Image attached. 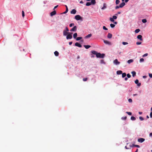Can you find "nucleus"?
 Segmentation results:
<instances>
[{
  "mask_svg": "<svg viewBox=\"0 0 152 152\" xmlns=\"http://www.w3.org/2000/svg\"><path fill=\"white\" fill-rule=\"evenodd\" d=\"M91 53L92 54L96 55L97 58H103L105 56L104 54H101L100 53H97V52L94 50L91 51Z\"/></svg>",
  "mask_w": 152,
  "mask_h": 152,
  "instance_id": "1",
  "label": "nucleus"
},
{
  "mask_svg": "<svg viewBox=\"0 0 152 152\" xmlns=\"http://www.w3.org/2000/svg\"><path fill=\"white\" fill-rule=\"evenodd\" d=\"M96 3V2L95 0H92L91 1V2H87L86 4V6H89L92 4L94 5Z\"/></svg>",
  "mask_w": 152,
  "mask_h": 152,
  "instance_id": "2",
  "label": "nucleus"
},
{
  "mask_svg": "<svg viewBox=\"0 0 152 152\" xmlns=\"http://www.w3.org/2000/svg\"><path fill=\"white\" fill-rule=\"evenodd\" d=\"M75 19L77 20H82V18L79 15H77L75 16Z\"/></svg>",
  "mask_w": 152,
  "mask_h": 152,
  "instance_id": "3",
  "label": "nucleus"
},
{
  "mask_svg": "<svg viewBox=\"0 0 152 152\" xmlns=\"http://www.w3.org/2000/svg\"><path fill=\"white\" fill-rule=\"evenodd\" d=\"M72 33H69V34H68L66 37V38L67 39H71L72 37Z\"/></svg>",
  "mask_w": 152,
  "mask_h": 152,
  "instance_id": "4",
  "label": "nucleus"
},
{
  "mask_svg": "<svg viewBox=\"0 0 152 152\" xmlns=\"http://www.w3.org/2000/svg\"><path fill=\"white\" fill-rule=\"evenodd\" d=\"M117 18V17L116 16H113V18H110V20L112 22H114V19H116Z\"/></svg>",
  "mask_w": 152,
  "mask_h": 152,
  "instance_id": "5",
  "label": "nucleus"
},
{
  "mask_svg": "<svg viewBox=\"0 0 152 152\" xmlns=\"http://www.w3.org/2000/svg\"><path fill=\"white\" fill-rule=\"evenodd\" d=\"M145 140V139L143 138H140L138 139V141L140 143H142Z\"/></svg>",
  "mask_w": 152,
  "mask_h": 152,
  "instance_id": "6",
  "label": "nucleus"
},
{
  "mask_svg": "<svg viewBox=\"0 0 152 152\" xmlns=\"http://www.w3.org/2000/svg\"><path fill=\"white\" fill-rule=\"evenodd\" d=\"M77 27L76 26H74L73 28L70 29V31H75L77 30Z\"/></svg>",
  "mask_w": 152,
  "mask_h": 152,
  "instance_id": "7",
  "label": "nucleus"
},
{
  "mask_svg": "<svg viewBox=\"0 0 152 152\" xmlns=\"http://www.w3.org/2000/svg\"><path fill=\"white\" fill-rule=\"evenodd\" d=\"M135 83L137 84V86H140L141 85V83H139V80L137 79H136L135 81Z\"/></svg>",
  "mask_w": 152,
  "mask_h": 152,
  "instance_id": "8",
  "label": "nucleus"
},
{
  "mask_svg": "<svg viewBox=\"0 0 152 152\" xmlns=\"http://www.w3.org/2000/svg\"><path fill=\"white\" fill-rule=\"evenodd\" d=\"M103 41H104V43L106 44H107L108 45H111V43L110 42H109L107 40H104Z\"/></svg>",
  "mask_w": 152,
  "mask_h": 152,
  "instance_id": "9",
  "label": "nucleus"
},
{
  "mask_svg": "<svg viewBox=\"0 0 152 152\" xmlns=\"http://www.w3.org/2000/svg\"><path fill=\"white\" fill-rule=\"evenodd\" d=\"M114 63L116 64V65H118L119 64L120 62H118V60L117 59H115V60L113 61Z\"/></svg>",
  "mask_w": 152,
  "mask_h": 152,
  "instance_id": "10",
  "label": "nucleus"
},
{
  "mask_svg": "<svg viewBox=\"0 0 152 152\" xmlns=\"http://www.w3.org/2000/svg\"><path fill=\"white\" fill-rule=\"evenodd\" d=\"M70 32H68L67 31H66V30H64L63 31V35L64 36H66L67 35H68L69 34Z\"/></svg>",
  "mask_w": 152,
  "mask_h": 152,
  "instance_id": "11",
  "label": "nucleus"
},
{
  "mask_svg": "<svg viewBox=\"0 0 152 152\" xmlns=\"http://www.w3.org/2000/svg\"><path fill=\"white\" fill-rule=\"evenodd\" d=\"M137 38L140 41H142L143 39L142 38V36L141 35H139L137 36Z\"/></svg>",
  "mask_w": 152,
  "mask_h": 152,
  "instance_id": "12",
  "label": "nucleus"
},
{
  "mask_svg": "<svg viewBox=\"0 0 152 152\" xmlns=\"http://www.w3.org/2000/svg\"><path fill=\"white\" fill-rule=\"evenodd\" d=\"M56 11L55 10H54L50 13V15L51 16H53L56 15Z\"/></svg>",
  "mask_w": 152,
  "mask_h": 152,
  "instance_id": "13",
  "label": "nucleus"
},
{
  "mask_svg": "<svg viewBox=\"0 0 152 152\" xmlns=\"http://www.w3.org/2000/svg\"><path fill=\"white\" fill-rule=\"evenodd\" d=\"M75 46L78 47L80 48H81L82 47V46L78 42H76L75 44Z\"/></svg>",
  "mask_w": 152,
  "mask_h": 152,
  "instance_id": "14",
  "label": "nucleus"
},
{
  "mask_svg": "<svg viewBox=\"0 0 152 152\" xmlns=\"http://www.w3.org/2000/svg\"><path fill=\"white\" fill-rule=\"evenodd\" d=\"M76 10L75 9H73L70 12V13L72 14H75L76 12Z\"/></svg>",
  "mask_w": 152,
  "mask_h": 152,
  "instance_id": "15",
  "label": "nucleus"
},
{
  "mask_svg": "<svg viewBox=\"0 0 152 152\" xmlns=\"http://www.w3.org/2000/svg\"><path fill=\"white\" fill-rule=\"evenodd\" d=\"M107 8V4L106 3H104L103 4V6L102 7V8L101 9L102 10H104L105 9H106Z\"/></svg>",
  "mask_w": 152,
  "mask_h": 152,
  "instance_id": "16",
  "label": "nucleus"
},
{
  "mask_svg": "<svg viewBox=\"0 0 152 152\" xmlns=\"http://www.w3.org/2000/svg\"><path fill=\"white\" fill-rule=\"evenodd\" d=\"M125 5V4L124 2H123L122 3H121L120 5H119V7H120V8H122Z\"/></svg>",
  "mask_w": 152,
  "mask_h": 152,
  "instance_id": "17",
  "label": "nucleus"
},
{
  "mask_svg": "<svg viewBox=\"0 0 152 152\" xmlns=\"http://www.w3.org/2000/svg\"><path fill=\"white\" fill-rule=\"evenodd\" d=\"M112 34L109 33H108L107 35V37L108 38H111L112 37Z\"/></svg>",
  "mask_w": 152,
  "mask_h": 152,
  "instance_id": "18",
  "label": "nucleus"
},
{
  "mask_svg": "<svg viewBox=\"0 0 152 152\" xmlns=\"http://www.w3.org/2000/svg\"><path fill=\"white\" fill-rule=\"evenodd\" d=\"M116 73L118 75H120L122 74V72L121 70H118L117 71Z\"/></svg>",
  "mask_w": 152,
  "mask_h": 152,
  "instance_id": "19",
  "label": "nucleus"
},
{
  "mask_svg": "<svg viewBox=\"0 0 152 152\" xmlns=\"http://www.w3.org/2000/svg\"><path fill=\"white\" fill-rule=\"evenodd\" d=\"M83 46L86 49L89 48L91 47L90 45H84Z\"/></svg>",
  "mask_w": 152,
  "mask_h": 152,
  "instance_id": "20",
  "label": "nucleus"
},
{
  "mask_svg": "<svg viewBox=\"0 0 152 152\" xmlns=\"http://www.w3.org/2000/svg\"><path fill=\"white\" fill-rule=\"evenodd\" d=\"M54 54L56 56H57L59 55V53L57 51L54 52Z\"/></svg>",
  "mask_w": 152,
  "mask_h": 152,
  "instance_id": "21",
  "label": "nucleus"
},
{
  "mask_svg": "<svg viewBox=\"0 0 152 152\" xmlns=\"http://www.w3.org/2000/svg\"><path fill=\"white\" fill-rule=\"evenodd\" d=\"M132 76L133 77H134L136 75V73L135 71H132Z\"/></svg>",
  "mask_w": 152,
  "mask_h": 152,
  "instance_id": "22",
  "label": "nucleus"
},
{
  "mask_svg": "<svg viewBox=\"0 0 152 152\" xmlns=\"http://www.w3.org/2000/svg\"><path fill=\"white\" fill-rule=\"evenodd\" d=\"M132 147H137L138 148H139L140 147V146L139 145H134V144H133L132 145Z\"/></svg>",
  "mask_w": 152,
  "mask_h": 152,
  "instance_id": "23",
  "label": "nucleus"
},
{
  "mask_svg": "<svg viewBox=\"0 0 152 152\" xmlns=\"http://www.w3.org/2000/svg\"><path fill=\"white\" fill-rule=\"evenodd\" d=\"M92 36V34H88L85 37L86 38H88L91 37Z\"/></svg>",
  "mask_w": 152,
  "mask_h": 152,
  "instance_id": "24",
  "label": "nucleus"
},
{
  "mask_svg": "<svg viewBox=\"0 0 152 152\" xmlns=\"http://www.w3.org/2000/svg\"><path fill=\"white\" fill-rule=\"evenodd\" d=\"M133 62V60L132 59H130L128 61L127 63L128 64H130Z\"/></svg>",
  "mask_w": 152,
  "mask_h": 152,
  "instance_id": "25",
  "label": "nucleus"
},
{
  "mask_svg": "<svg viewBox=\"0 0 152 152\" xmlns=\"http://www.w3.org/2000/svg\"><path fill=\"white\" fill-rule=\"evenodd\" d=\"M77 36V34L76 33L74 34H73V37L75 39Z\"/></svg>",
  "mask_w": 152,
  "mask_h": 152,
  "instance_id": "26",
  "label": "nucleus"
},
{
  "mask_svg": "<svg viewBox=\"0 0 152 152\" xmlns=\"http://www.w3.org/2000/svg\"><path fill=\"white\" fill-rule=\"evenodd\" d=\"M126 74L125 73H122V77L124 78L126 77Z\"/></svg>",
  "mask_w": 152,
  "mask_h": 152,
  "instance_id": "27",
  "label": "nucleus"
},
{
  "mask_svg": "<svg viewBox=\"0 0 152 152\" xmlns=\"http://www.w3.org/2000/svg\"><path fill=\"white\" fill-rule=\"evenodd\" d=\"M131 119L132 120L134 121L136 120V118L134 116H132L131 118Z\"/></svg>",
  "mask_w": 152,
  "mask_h": 152,
  "instance_id": "28",
  "label": "nucleus"
},
{
  "mask_svg": "<svg viewBox=\"0 0 152 152\" xmlns=\"http://www.w3.org/2000/svg\"><path fill=\"white\" fill-rule=\"evenodd\" d=\"M120 2L119 0H116L115 1V4L116 5L118 4H119Z\"/></svg>",
  "mask_w": 152,
  "mask_h": 152,
  "instance_id": "29",
  "label": "nucleus"
},
{
  "mask_svg": "<svg viewBox=\"0 0 152 152\" xmlns=\"http://www.w3.org/2000/svg\"><path fill=\"white\" fill-rule=\"evenodd\" d=\"M82 38L81 37H77L76 38V40L77 41L79 40H80L81 39H82Z\"/></svg>",
  "mask_w": 152,
  "mask_h": 152,
  "instance_id": "30",
  "label": "nucleus"
},
{
  "mask_svg": "<svg viewBox=\"0 0 152 152\" xmlns=\"http://www.w3.org/2000/svg\"><path fill=\"white\" fill-rule=\"evenodd\" d=\"M140 31V30L139 29H137L135 30V32L136 33H138Z\"/></svg>",
  "mask_w": 152,
  "mask_h": 152,
  "instance_id": "31",
  "label": "nucleus"
},
{
  "mask_svg": "<svg viewBox=\"0 0 152 152\" xmlns=\"http://www.w3.org/2000/svg\"><path fill=\"white\" fill-rule=\"evenodd\" d=\"M142 22L143 23H145L147 22V20H146V19H143L142 20Z\"/></svg>",
  "mask_w": 152,
  "mask_h": 152,
  "instance_id": "32",
  "label": "nucleus"
},
{
  "mask_svg": "<svg viewBox=\"0 0 152 152\" xmlns=\"http://www.w3.org/2000/svg\"><path fill=\"white\" fill-rule=\"evenodd\" d=\"M110 26L111 28H113L115 26V25L113 24H110Z\"/></svg>",
  "mask_w": 152,
  "mask_h": 152,
  "instance_id": "33",
  "label": "nucleus"
},
{
  "mask_svg": "<svg viewBox=\"0 0 152 152\" xmlns=\"http://www.w3.org/2000/svg\"><path fill=\"white\" fill-rule=\"evenodd\" d=\"M144 61V59L143 58H141L140 59V62H143Z\"/></svg>",
  "mask_w": 152,
  "mask_h": 152,
  "instance_id": "34",
  "label": "nucleus"
},
{
  "mask_svg": "<svg viewBox=\"0 0 152 152\" xmlns=\"http://www.w3.org/2000/svg\"><path fill=\"white\" fill-rule=\"evenodd\" d=\"M122 43L124 45H126L128 44V42H123Z\"/></svg>",
  "mask_w": 152,
  "mask_h": 152,
  "instance_id": "35",
  "label": "nucleus"
},
{
  "mask_svg": "<svg viewBox=\"0 0 152 152\" xmlns=\"http://www.w3.org/2000/svg\"><path fill=\"white\" fill-rule=\"evenodd\" d=\"M126 118H127L125 116V117H122L121 118V119L123 120H125L126 119Z\"/></svg>",
  "mask_w": 152,
  "mask_h": 152,
  "instance_id": "36",
  "label": "nucleus"
},
{
  "mask_svg": "<svg viewBox=\"0 0 152 152\" xmlns=\"http://www.w3.org/2000/svg\"><path fill=\"white\" fill-rule=\"evenodd\" d=\"M126 113L128 114L129 115H132V113L131 112H126Z\"/></svg>",
  "mask_w": 152,
  "mask_h": 152,
  "instance_id": "37",
  "label": "nucleus"
},
{
  "mask_svg": "<svg viewBox=\"0 0 152 152\" xmlns=\"http://www.w3.org/2000/svg\"><path fill=\"white\" fill-rule=\"evenodd\" d=\"M22 17H24L25 16L24 12V11H22Z\"/></svg>",
  "mask_w": 152,
  "mask_h": 152,
  "instance_id": "38",
  "label": "nucleus"
},
{
  "mask_svg": "<svg viewBox=\"0 0 152 152\" xmlns=\"http://www.w3.org/2000/svg\"><path fill=\"white\" fill-rule=\"evenodd\" d=\"M103 29L104 30H107V28L105 26H104L103 27Z\"/></svg>",
  "mask_w": 152,
  "mask_h": 152,
  "instance_id": "39",
  "label": "nucleus"
},
{
  "mask_svg": "<svg viewBox=\"0 0 152 152\" xmlns=\"http://www.w3.org/2000/svg\"><path fill=\"white\" fill-rule=\"evenodd\" d=\"M139 119L141 121H143L144 120V118L141 116H140L139 117Z\"/></svg>",
  "mask_w": 152,
  "mask_h": 152,
  "instance_id": "40",
  "label": "nucleus"
},
{
  "mask_svg": "<svg viewBox=\"0 0 152 152\" xmlns=\"http://www.w3.org/2000/svg\"><path fill=\"white\" fill-rule=\"evenodd\" d=\"M119 8H120V7H119V6H116L115 7V9H119Z\"/></svg>",
  "mask_w": 152,
  "mask_h": 152,
  "instance_id": "41",
  "label": "nucleus"
},
{
  "mask_svg": "<svg viewBox=\"0 0 152 152\" xmlns=\"http://www.w3.org/2000/svg\"><path fill=\"white\" fill-rule=\"evenodd\" d=\"M127 77H128V78H130L131 77V75H130L129 74H128L127 75Z\"/></svg>",
  "mask_w": 152,
  "mask_h": 152,
  "instance_id": "42",
  "label": "nucleus"
},
{
  "mask_svg": "<svg viewBox=\"0 0 152 152\" xmlns=\"http://www.w3.org/2000/svg\"><path fill=\"white\" fill-rule=\"evenodd\" d=\"M68 11V7H67V9H66V10L64 12V13H67Z\"/></svg>",
  "mask_w": 152,
  "mask_h": 152,
  "instance_id": "43",
  "label": "nucleus"
},
{
  "mask_svg": "<svg viewBox=\"0 0 152 152\" xmlns=\"http://www.w3.org/2000/svg\"><path fill=\"white\" fill-rule=\"evenodd\" d=\"M136 43L137 45H140L141 44V42H137Z\"/></svg>",
  "mask_w": 152,
  "mask_h": 152,
  "instance_id": "44",
  "label": "nucleus"
},
{
  "mask_svg": "<svg viewBox=\"0 0 152 152\" xmlns=\"http://www.w3.org/2000/svg\"><path fill=\"white\" fill-rule=\"evenodd\" d=\"M74 24L73 23H72L70 24L69 25V26L70 27H72V26H73L74 25Z\"/></svg>",
  "mask_w": 152,
  "mask_h": 152,
  "instance_id": "45",
  "label": "nucleus"
},
{
  "mask_svg": "<svg viewBox=\"0 0 152 152\" xmlns=\"http://www.w3.org/2000/svg\"><path fill=\"white\" fill-rule=\"evenodd\" d=\"M148 53H145L142 56V57H145V56H148Z\"/></svg>",
  "mask_w": 152,
  "mask_h": 152,
  "instance_id": "46",
  "label": "nucleus"
},
{
  "mask_svg": "<svg viewBox=\"0 0 152 152\" xmlns=\"http://www.w3.org/2000/svg\"><path fill=\"white\" fill-rule=\"evenodd\" d=\"M87 78H83V81H86L87 80Z\"/></svg>",
  "mask_w": 152,
  "mask_h": 152,
  "instance_id": "47",
  "label": "nucleus"
},
{
  "mask_svg": "<svg viewBox=\"0 0 152 152\" xmlns=\"http://www.w3.org/2000/svg\"><path fill=\"white\" fill-rule=\"evenodd\" d=\"M128 101L129 102H132V100L131 99H128Z\"/></svg>",
  "mask_w": 152,
  "mask_h": 152,
  "instance_id": "48",
  "label": "nucleus"
},
{
  "mask_svg": "<svg viewBox=\"0 0 152 152\" xmlns=\"http://www.w3.org/2000/svg\"><path fill=\"white\" fill-rule=\"evenodd\" d=\"M149 76L151 78H152V74L151 73H149Z\"/></svg>",
  "mask_w": 152,
  "mask_h": 152,
  "instance_id": "49",
  "label": "nucleus"
},
{
  "mask_svg": "<svg viewBox=\"0 0 152 152\" xmlns=\"http://www.w3.org/2000/svg\"><path fill=\"white\" fill-rule=\"evenodd\" d=\"M65 30H66V31H69V30L67 27H66Z\"/></svg>",
  "mask_w": 152,
  "mask_h": 152,
  "instance_id": "50",
  "label": "nucleus"
},
{
  "mask_svg": "<svg viewBox=\"0 0 152 152\" xmlns=\"http://www.w3.org/2000/svg\"><path fill=\"white\" fill-rule=\"evenodd\" d=\"M150 117L151 118L152 117V111L150 113Z\"/></svg>",
  "mask_w": 152,
  "mask_h": 152,
  "instance_id": "51",
  "label": "nucleus"
},
{
  "mask_svg": "<svg viewBox=\"0 0 152 152\" xmlns=\"http://www.w3.org/2000/svg\"><path fill=\"white\" fill-rule=\"evenodd\" d=\"M149 136L151 137H152V133H150Z\"/></svg>",
  "mask_w": 152,
  "mask_h": 152,
  "instance_id": "52",
  "label": "nucleus"
},
{
  "mask_svg": "<svg viewBox=\"0 0 152 152\" xmlns=\"http://www.w3.org/2000/svg\"><path fill=\"white\" fill-rule=\"evenodd\" d=\"M58 5H57V6H55L54 7V8L53 9V10H54L55 9H56L57 7H58Z\"/></svg>",
  "mask_w": 152,
  "mask_h": 152,
  "instance_id": "53",
  "label": "nucleus"
},
{
  "mask_svg": "<svg viewBox=\"0 0 152 152\" xmlns=\"http://www.w3.org/2000/svg\"><path fill=\"white\" fill-rule=\"evenodd\" d=\"M72 43V42H69V44L70 45H71Z\"/></svg>",
  "mask_w": 152,
  "mask_h": 152,
  "instance_id": "54",
  "label": "nucleus"
},
{
  "mask_svg": "<svg viewBox=\"0 0 152 152\" xmlns=\"http://www.w3.org/2000/svg\"><path fill=\"white\" fill-rule=\"evenodd\" d=\"M146 77H147V76H146L145 75V76H143V78H146Z\"/></svg>",
  "mask_w": 152,
  "mask_h": 152,
  "instance_id": "55",
  "label": "nucleus"
},
{
  "mask_svg": "<svg viewBox=\"0 0 152 152\" xmlns=\"http://www.w3.org/2000/svg\"><path fill=\"white\" fill-rule=\"evenodd\" d=\"M139 114L140 115H141L142 114V112H139Z\"/></svg>",
  "mask_w": 152,
  "mask_h": 152,
  "instance_id": "56",
  "label": "nucleus"
},
{
  "mask_svg": "<svg viewBox=\"0 0 152 152\" xmlns=\"http://www.w3.org/2000/svg\"><path fill=\"white\" fill-rule=\"evenodd\" d=\"M129 1V0H125V2L126 3L127 2H128Z\"/></svg>",
  "mask_w": 152,
  "mask_h": 152,
  "instance_id": "57",
  "label": "nucleus"
},
{
  "mask_svg": "<svg viewBox=\"0 0 152 152\" xmlns=\"http://www.w3.org/2000/svg\"><path fill=\"white\" fill-rule=\"evenodd\" d=\"M80 4H83V2L82 1H80Z\"/></svg>",
  "mask_w": 152,
  "mask_h": 152,
  "instance_id": "58",
  "label": "nucleus"
},
{
  "mask_svg": "<svg viewBox=\"0 0 152 152\" xmlns=\"http://www.w3.org/2000/svg\"><path fill=\"white\" fill-rule=\"evenodd\" d=\"M121 13V12H117L118 14H120Z\"/></svg>",
  "mask_w": 152,
  "mask_h": 152,
  "instance_id": "59",
  "label": "nucleus"
},
{
  "mask_svg": "<svg viewBox=\"0 0 152 152\" xmlns=\"http://www.w3.org/2000/svg\"><path fill=\"white\" fill-rule=\"evenodd\" d=\"M128 80V78L126 77L125 78V80Z\"/></svg>",
  "mask_w": 152,
  "mask_h": 152,
  "instance_id": "60",
  "label": "nucleus"
},
{
  "mask_svg": "<svg viewBox=\"0 0 152 152\" xmlns=\"http://www.w3.org/2000/svg\"><path fill=\"white\" fill-rule=\"evenodd\" d=\"M137 94H133V96H137Z\"/></svg>",
  "mask_w": 152,
  "mask_h": 152,
  "instance_id": "61",
  "label": "nucleus"
},
{
  "mask_svg": "<svg viewBox=\"0 0 152 152\" xmlns=\"http://www.w3.org/2000/svg\"><path fill=\"white\" fill-rule=\"evenodd\" d=\"M114 23L115 24H116L117 23V22H114Z\"/></svg>",
  "mask_w": 152,
  "mask_h": 152,
  "instance_id": "62",
  "label": "nucleus"
},
{
  "mask_svg": "<svg viewBox=\"0 0 152 152\" xmlns=\"http://www.w3.org/2000/svg\"><path fill=\"white\" fill-rule=\"evenodd\" d=\"M138 151V149H137L136 151L135 152H137Z\"/></svg>",
  "mask_w": 152,
  "mask_h": 152,
  "instance_id": "63",
  "label": "nucleus"
},
{
  "mask_svg": "<svg viewBox=\"0 0 152 152\" xmlns=\"http://www.w3.org/2000/svg\"><path fill=\"white\" fill-rule=\"evenodd\" d=\"M146 117H147V118H149V116H148V115H147V116H146Z\"/></svg>",
  "mask_w": 152,
  "mask_h": 152,
  "instance_id": "64",
  "label": "nucleus"
}]
</instances>
